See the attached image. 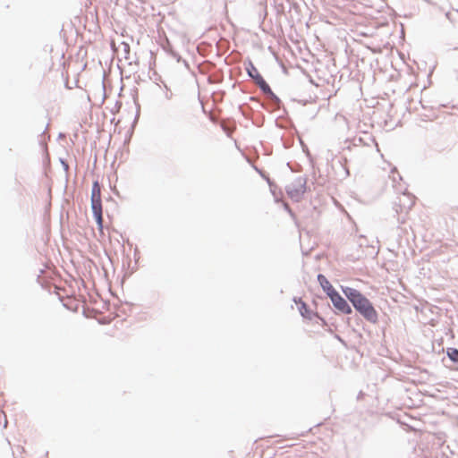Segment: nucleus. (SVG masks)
<instances>
[{
    "mask_svg": "<svg viewBox=\"0 0 458 458\" xmlns=\"http://www.w3.org/2000/svg\"><path fill=\"white\" fill-rule=\"evenodd\" d=\"M343 291L356 310H358L368 321L371 323H376L377 321V312L365 296H363L359 291L350 287H347Z\"/></svg>",
    "mask_w": 458,
    "mask_h": 458,
    "instance_id": "1",
    "label": "nucleus"
},
{
    "mask_svg": "<svg viewBox=\"0 0 458 458\" xmlns=\"http://www.w3.org/2000/svg\"><path fill=\"white\" fill-rule=\"evenodd\" d=\"M247 71L249 75L254 79L255 82L262 89L263 92H271L269 85L266 82L264 78L260 75L257 68L252 64H250V67L247 68Z\"/></svg>",
    "mask_w": 458,
    "mask_h": 458,
    "instance_id": "3",
    "label": "nucleus"
},
{
    "mask_svg": "<svg viewBox=\"0 0 458 458\" xmlns=\"http://www.w3.org/2000/svg\"><path fill=\"white\" fill-rule=\"evenodd\" d=\"M297 303L299 304V310H300L301 316L306 318H311V313L309 310L306 303L303 301H301Z\"/></svg>",
    "mask_w": 458,
    "mask_h": 458,
    "instance_id": "7",
    "label": "nucleus"
},
{
    "mask_svg": "<svg viewBox=\"0 0 458 458\" xmlns=\"http://www.w3.org/2000/svg\"><path fill=\"white\" fill-rule=\"evenodd\" d=\"M334 306L344 314H350L352 309L347 301L335 291L328 296Z\"/></svg>",
    "mask_w": 458,
    "mask_h": 458,
    "instance_id": "4",
    "label": "nucleus"
},
{
    "mask_svg": "<svg viewBox=\"0 0 458 458\" xmlns=\"http://www.w3.org/2000/svg\"><path fill=\"white\" fill-rule=\"evenodd\" d=\"M318 280L328 296L335 292L330 282L323 275H318Z\"/></svg>",
    "mask_w": 458,
    "mask_h": 458,
    "instance_id": "6",
    "label": "nucleus"
},
{
    "mask_svg": "<svg viewBox=\"0 0 458 458\" xmlns=\"http://www.w3.org/2000/svg\"><path fill=\"white\" fill-rule=\"evenodd\" d=\"M91 208L98 225L99 231L103 230L101 189L98 182H94L91 191Z\"/></svg>",
    "mask_w": 458,
    "mask_h": 458,
    "instance_id": "2",
    "label": "nucleus"
},
{
    "mask_svg": "<svg viewBox=\"0 0 458 458\" xmlns=\"http://www.w3.org/2000/svg\"><path fill=\"white\" fill-rule=\"evenodd\" d=\"M399 208L396 209L397 212L406 213L413 205L412 199L408 195H403L399 198Z\"/></svg>",
    "mask_w": 458,
    "mask_h": 458,
    "instance_id": "5",
    "label": "nucleus"
},
{
    "mask_svg": "<svg viewBox=\"0 0 458 458\" xmlns=\"http://www.w3.org/2000/svg\"><path fill=\"white\" fill-rule=\"evenodd\" d=\"M447 356L449 357V359L455 362V363H458V350L455 349V348H449L447 350Z\"/></svg>",
    "mask_w": 458,
    "mask_h": 458,
    "instance_id": "8",
    "label": "nucleus"
}]
</instances>
